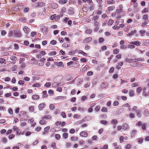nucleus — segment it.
<instances>
[{"label": "nucleus", "mask_w": 149, "mask_h": 149, "mask_svg": "<svg viewBox=\"0 0 149 149\" xmlns=\"http://www.w3.org/2000/svg\"><path fill=\"white\" fill-rule=\"evenodd\" d=\"M51 147L53 149H56V143L55 142H53L51 144Z\"/></svg>", "instance_id": "nucleus-26"}, {"label": "nucleus", "mask_w": 149, "mask_h": 149, "mask_svg": "<svg viewBox=\"0 0 149 149\" xmlns=\"http://www.w3.org/2000/svg\"><path fill=\"white\" fill-rule=\"evenodd\" d=\"M101 111L106 112L107 111V108L103 107L101 109Z\"/></svg>", "instance_id": "nucleus-41"}, {"label": "nucleus", "mask_w": 149, "mask_h": 149, "mask_svg": "<svg viewBox=\"0 0 149 149\" xmlns=\"http://www.w3.org/2000/svg\"><path fill=\"white\" fill-rule=\"evenodd\" d=\"M43 95L42 96V98H43L45 97H47L48 95L47 94V91H44L42 92Z\"/></svg>", "instance_id": "nucleus-21"}, {"label": "nucleus", "mask_w": 149, "mask_h": 149, "mask_svg": "<svg viewBox=\"0 0 149 149\" xmlns=\"http://www.w3.org/2000/svg\"><path fill=\"white\" fill-rule=\"evenodd\" d=\"M41 120L39 121L40 124L42 125L46 124L47 122L44 119H42V117L41 118Z\"/></svg>", "instance_id": "nucleus-7"}, {"label": "nucleus", "mask_w": 149, "mask_h": 149, "mask_svg": "<svg viewBox=\"0 0 149 149\" xmlns=\"http://www.w3.org/2000/svg\"><path fill=\"white\" fill-rule=\"evenodd\" d=\"M136 112L137 114V116L139 118H141L142 116V114L141 113V111L139 110L136 111Z\"/></svg>", "instance_id": "nucleus-12"}, {"label": "nucleus", "mask_w": 149, "mask_h": 149, "mask_svg": "<svg viewBox=\"0 0 149 149\" xmlns=\"http://www.w3.org/2000/svg\"><path fill=\"white\" fill-rule=\"evenodd\" d=\"M32 133V132L29 131H27L25 133V135L26 136H28L30 135Z\"/></svg>", "instance_id": "nucleus-47"}, {"label": "nucleus", "mask_w": 149, "mask_h": 149, "mask_svg": "<svg viewBox=\"0 0 149 149\" xmlns=\"http://www.w3.org/2000/svg\"><path fill=\"white\" fill-rule=\"evenodd\" d=\"M20 115H22V116H24V118H26L27 114L26 112L23 111H20Z\"/></svg>", "instance_id": "nucleus-14"}, {"label": "nucleus", "mask_w": 149, "mask_h": 149, "mask_svg": "<svg viewBox=\"0 0 149 149\" xmlns=\"http://www.w3.org/2000/svg\"><path fill=\"white\" fill-rule=\"evenodd\" d=\"M21 36V33L19 31L17 30L10 31L8 33V36L10 37H20Z\"/></svg>", "instance_id": "nucleus-1"}, {"label": "nucleus", "mask_w": 149, "mask_h": 149, "mask_svg": "<svg viewBox=\"0 0 149 149\" xmlns=\"http://www.w3.org/2000/svg\"><path fill=\"white\" fill-rule=\"evenodd\" d=\"M68 0H60L59 1V3L61 4H64Z\"/></svg>", "instance_id": "nucleus-51"}, {"label": "nucleus", "mask_w": 149, "mask_h": 149, "mask_svg": "<svg viewBox=\"0 0 149 149\" xmlns=\"http://www.w3.org/2000/svg\"><path fill=\"white\" fill-rule=\"evenodd\" d=\"M80 116V115L75 114L74 115L73 118H79Z\"/></svg>", "instance_id": "nucleus-63"}, {"label": "nucleus", "mask_w": 149, "mask_h": 149, "mask_svg": "<svg viewBox=\"0 0 149 149\" xmlns=\"http://www.w3.org/2000/svg\"><path fill=\"white\" fill-rule=\"evenodd\" d=\"M148 8H145L142 11V12L143 13H147L148 11Z\"/></svg>", "instance_id": "nucleus-49"}, {"label": "nucleus", "mask_w": 149, "mask_h": 149, "mask_svg": "<svg viewBox=\"0 0 149 149\" xmlns=\"http://www.w3.org/2000/svg\"><path fill=\"white\" fill-rule=\"evenodd\" d=\"M23 29L25 33H29L30 30V29L27 26H25L24 27Z\"/></svg>", "instance_id": "nucleus-13"}, {"label": "nucleus", "mask_w": 149, "mask_h": 149, "mask_svg": "<svg viewBox=\"0 0 149 149\" xmlns=\"http://www.w3.org/2000/svg\"><path fill=\"white\" fill-rule=\"evenodd\" d=\"M142 88L141 87H139L136 88V92L137 93H140L142 91Z\"/></svg>", "instance_id": "nucleus-27"}, {"label": "nucleus", "mask_w": 149, "mask_h": 149, "mask_svg": "<svg viewBox=\"0 0 149 149\" xmlns=\"http://www.w3.org/2000/svg\"><path fill=\"white\" fill-rule=\"evenodd\" d=\"M131 44L135 45L137 46H139L141 44V43H140L138 41H134V42H130V43Z\"/></svg>", "instance_id": "nucleus-6"}, {"label": "nucleus", "mask_w": 149, "mask_h": 149, "mask_svg": "<svg viewBox=\"0 0 149 149\" xmlns=\"http://www.w3.org/2000/svg\"><path fill=\"white\" fill-rule=\"evenodd\" d=\"M119 52V49H115L113 50V52L114 54H116L118 53Z\"/></svg>", "instance_id": "nucleus-31"}, {"label": "nucleus", "mask_w": 149, "mask_h": 149, "mask_svg": "<svg viewBox=\"0 0 149 149\" xmlns=\"http://www.w3.org/2000/svg\"><path fill=\"white\" fill-rule=\"evenodd\" d=\"M39 96L38 95H33L32 96V99L36 100L39 99Z\"/></svg>", "instance_id": "nucleus-10"}, {"label": "nucleus", "mask_w": 149, "mask_h": 149, "mask_svg": "<svg viewBox=\"0 0 149 149\" xmlns=\"http://www.w3.org/2000/svg\"><path fill=\"white\" fill-rule=\"evenodd\" d=\"M143 138H140L138 139V141L140 143H141L143 141Z\"/></svg>", "instance_id": "nucleus-52"}, {"label": "nucleus", "mask_w": 149, "mask_h": 149, "mask_svg": "<svg viewBox=\"0 0 149 149\" xmlns=\"http://www.w3.org/2000/svg\"><path fill=\"white\" fill-rule=\"evenodd\" d=\"M51 85V83L50 82L46 83L44 85V86L47 87H49Z\"/></svg>", "instance_id": "nucleus-33"}, {"label": "nucleus", "mask_w": 149, "mask_h": 149, "mask_svg": "<svg viewBox=\"0 0 149 149\" xmlns=\"http://www.w3.org/2000/svg\"><path fill=\"white\" fill-rule=\"evenodd\" d=\"M136 31L135 30L132 31L130 33L128 34L127 36H130L134 35L136 33Z\"/></svg>", "instance_id": "nucleus-11"}, {"label": "nucleus", "mask_w": 149, "mask_h": 149, "mask_svg": "<svg viewBox=\"0 0 149 149\" xmlns=\"http://www.w3.org/2000/svg\"><path fill=\"white\" fill-rule=\"evenodd\" d=\"M61 83H57L56 82H54L52 84V86L53 87H57L60 85Z\"/></svg>", "instance_id": "nucleus-17"}, {"label": "nucleus", "mask_w": 149, "mask_h": 149, "mask_svg": "<svg viewBox=\"0 0 149 149\" xmlns=\"http://www.w3.org/2000/svg\"><path fill=\"white\" fill-rule=\"evenodd\" d=\"M1 139L3 143H5L7 142V139L6 137H3L1 138Z\"/></svg>", "instance_id": "nucleus-45"}, {"label": "nucleus", "mask_w": 149, "mask_h": 149, "mask_svg": "<svg viewBox=\"0 0 149 149\" xmlns=\"http://www.w3.org/2000/svg\"><path fill=\"white\" fill-rule=\"evenodd\" d=\"M67 11L66 8L65 7H63L61 9V12L62 13H65Z\"/></svg>", "instance_id": "nucleus-53"}, {"label": "nucleus", "mask_w": 149, "mask_h": 149, "mask_svg": "<svg viewBox=\"0 0 149 149\" xmlns=\"http://www.w3.org/2000/svg\"><path fill=\"white\" fill-rule=\"evenodd\" d=\"M127 47L126 45H123L120 46V49H124L127 48Z\"/></svg>", "instance_id": "nucleus-34"}, {"label": "nucleus", "mask_w": 149, "mask_h": 149, "mask_svg": "<svg viewBox=\"0 0 149 149\" xmlns=\"http://www.w3.org/2000/svg\"><path fill=\"white\" fill-rule=\"evenodd\" d=\"M6 61V60L2 58H0V63L2 64L3 63Z\"/></svg>", "instance_id": "nucleus-48"}, {"label": "nucleus", "mask_w": 149, "mask_h": 149, "mask_svg": "<svg viewBox=\"0 0 149 149\" xmlns=\"http://www.w3.org/2000/svg\"><path fill=\"white\" fill-rule=\"evenodd\" d=\"M38 3L39 5V8L42 7L44 6L45 4V3L42 2H38Z\"/></svg>", "instance_id": "nucleus-23"}, {"label": "nucleus", "mask_w": 149, "mask_h": 149, "mask_svg": "<svg viewBox=\"0 0 149 149\" xmlns=\"http://www.w3.org/2000/svg\"><path fill=\"white\" fill-rule=\"evenodd\" d=\"M56 40H53L50 42V44L52 45H55L56 44Z\"/></svg>", "instance_id": "nucleus-36"}, {"label": "nucleus", "mask_w": 149, "mask_h": 149, "mask_svg": "<svg viewBox=\"0 0 149 149\" xmlns=\"http://www.w3.org/2000/svg\"><path fill=\"white\" fill-rule=\"evenodd\" d=\"M115 8V7L114 6H110L108 8L107 10H108L111 11L113 10Z\"/></svg>", "instance_id": "nucleus-25"}, {"label": "nucleus", "mask_w": 149, "mask_h": 149, "mask_svg": "<svg viewBox=\"0 0 149 149\" xmlns=\"http://www.w3.org/2000/svg\"><path fill=\"white\" fill-rule=\"evenodd\" d=\"M100 108V107L99 105L97 106L95 108V111L96 112L98 111Z\"/></svg>", "instance_id": "nucleus-28"}, {"label": "nucleus", "mask_w": 149, "mask_h": 149, "mask_svg": "<svg viewBox=\"0 0 149 149\" xmlns=\"http://www.w3.org/2000/svg\"><path fill=\"white\" fill-rule=\"evenodd\" d=\"M124 137L123 136H121L119 137V140L120 143H123L124 141Z\"/></svg>", "instance_id": "nucleus-40"}, {"label": "nucleus", "mask_w": 149, "mask_h": 149, "mask_svg": "<svg viewBox=\"0 0 149 149\" xmlns=\"http://www.w3.org/2000/svg\"><path fill=\"white\" fill-rule=\"evenodd\" d=\"M62 46L63 47L65 48L68 47V44L67 42H65L63 43Z\"/></svg>", "instance_id": "nucleus-59"}, {"label": "nucleus", "mask_w": 149, "mask_h": 149, "mask_svg": "<svg viewBox=\"0 0 149 149\" xmlns=\"http://www.w3.org/2000/svg\"><path fill=\"white\" fill-rule=\"evenodd\" d=\"M22 130H18V131H17L16 134L17 135H19L21 134V132Z\"/></svg>", "instance_id": "nucleus-57"}, {"label": "nucleus", "mask_w": 149, "mask_h": 149, "mask_svg": "<svg viewBox=\"0 0 149 149\" xmlns=\"http://www.w3.org/2000/svg\"><path fill=\"white\" fill-rule=\"evenodd\" d=\"M92 30L91 29H87L85 31V32L87 34H90L92 32Z\"/></svg>", "instance_id": "nucleus-32"}, {"label": "nucleus", "mask_w": 149, "mask_h": 149, "mask_svg": "<svg viewBox=\"0 0 149 149\" xmlns=\"http://www.w3.org/2000/svg\"><path fill=\"white\" fill-rule=\"evenodd\" d=\"M40 30L41 32L45 34H47L48 31V29L47 26H42L40 27Z\"/></svg>", "instance_id": "nucleus-2"}, {"label": "nucleus", "mask_w": 149, "mask_h": 149, "mask_svg": "<svg viewBox=\"0 0 149 149\" xmlns=\"http://www.w3.org/2000/svg\"><path fill=\"white\" fill-rule=\"evenodd\" d=\"M50 6L52 8L54 9H55L58 7V5L57 4L55 3L51 4Z\"/></svg>", "instance_id": "nucleus-9"}, {"label": "nucleus", "mask_w": 149, "mask_h": 149, "mask_svg": "<svg viewBox=\"0 0 149 149\" xmlns=\"http://www.w3.org/2000/svg\"><path fill=\"white\" fill-rule=\"evenodd\" d=\"M140 83L139 82L137 83H134L132 84L131 86L132 87H135L139 86V85Z\"/></svg>", "instance_id": "nucleus-16"}, {"label": "nucleus", "mask_w": 149, "mask_h": 149, "mask_svg": "<svg viewBox=\"0 0 149 149\" xmlns=\"http://www.w3.org/2000/svg\"><path fill=\"white\" fill-rule=\"evenodd\" d=\"M61 115L63 118H65L66 117V114L64 112H61Z\"/></svg>", "instance_id": "nucleus-44"}, {"label": "nucleus", "mask_w": 149, "mask_h": 149, "mask_svg": "<svg viewBox=\"0 0 149 149\" xmlns=\"http://www.w3.org/2000/svg\"><path fill=\"white\" fill-rule=\"evenodd\" d=\"M92 40V38L91 37H89L86 38L84 42L85 43H88L90 42Z\"/></svg>", "instance_id": "nucleus-15"}, {"label": "nucleus", "mask_w": 149, "mask_h": 149, "mask_svg": "<svg viewBox=\"0 0 149 149\" xmlns=\"http://www.w3.org/2000/svg\"><path fill=\"white\" fill-rule=\"evenodd\" d=\"M56 139L57 140H59L61 138L60 135L59 134H56L55 135Z\"/></svg>", "instance_id": "nucleus-29"}, {"label": "nucleus", "mask_w": 149, "mask_h": 149, "mask_svg": "<svg viewBox=\"0 0 149 149\" xmlns=\"http://www.w3.org/2000/svg\"><path fill=\"white\" fill-rule=\"evenodd\" d=\"M108 85L107 83L103 82L101 85V87L102 88H104L107 87Z\"/></svg>", "instance_id": "nucleus-8"}, {"label": "nucleus", "mask_w": 149, "mask_h": 149, "mask_svg": "<svg viewBox=\"0 0 149 149\" xmlns=\"http://www.w3.org/2000/svg\"><path fill=\"white\" fill-rule=\"evenodd\" d=\"M114 22L113 20L110 19L108 23V25L111 26L113 23Z\"/></svg>", "instance_id": "nucleus-43"}, {"label": "nucleus", "mask_w": 149, "mask_h": 149, "mask_svg": "<svg viewBox=\"0 0 149 149\" xmlns=\"http://www.w3.org/2000/svg\"><path fill=\"white\" fill-rule=\"evenodd\" d=\"M99 16L97 15L93 16V17L92 18V19L94 20H97L99 19Z\"/></svg>", "instance_id": "nucleus-55"}, {"label": "nucleus", "mask_w": 149, "mask_h": 149, "mask_svg": "<svg viewBox=\"0 0 149 149\" xmlns=\"http://www.w3.org/2000/svg\"><path fill=\"white\" fill-rule=\"evenodd\" d=\"M118 121L116 119H113L111 121V123L113 124H116L118 123Z\"/></svg>", "instance_id": "nucleus-37"}, {"label": "nucleus", "mask_w": 149, "mask_h": 149, "mask_svg": "<svg viewBox=\"0 0 149 149\" xmlns=\"http://www.w3.org/2000/svg\"><path fill=\"white\" fill-rule=\"evenodd\" d=\"M18 83L20 85H22L24 84V81L23 80H20L18 82Z\"/></svg>", "instance_id": "nucleus-64"}, {"label": "nucleus", "mask_w": 149, "mask_h": 149, "mask_svg": "<svg viewBox=\"0 0 149 149\" xmlns=\"http://www.w3.org/2000/svg\"><path fill=\"white\" fill-rule=\"evenodd\" d=\"M56 51H52L49 53V55L51 56H54L56 54Z\"/></svg>", "instance_id": "nucleus-46"}, {"label": "nucleus", "mask_w": 149, "mask_h": 149, "mask_svg": "<svg viewBox=\"0 0 149 149\" xmlns=\"http://www.w3.org/2000/svg\"><path fill=\"white\" fill-rule=\"evenodd\" d=\"M57 65L59 67L64 66V64H63L62 62H59L57 63Z\"/></svg>", "instance_id": "nucleus-38"}, {"label": "nucleus", "mask_w": 149, "mask_h": 149, "mask_svg": "<svg viewBox=\"0 0 149 149\" xmlns=\"http://www.w3.org/2000/svg\"><path fill=\"white\" fill-rule=\"evenodd\" d=\"M42 117V119H44L45 120L50 119L51 118V116L50 115H45Z\"/></svg>", "instance_id": "nucleus-20"}, {"label": "nucleus", "mask_w": 149, "mask_h": 149, "mask_svg": "<svg viewBox=\"0 0 149 149\" xmlns=\"http://www.w3.org/2000/svg\"><path fill=\"white\" fill-rule=\"evenodd\" d=\"M40 85L39 83H35L33 84L32 86L33 87H40Z\"/></svg>", "instance_id": "nucleus-30"}, {"label": "nucleus", "mask_w": 149, "mask_h": 149, "mask_svg": "<svg viewBox=\"0 0 149 149\" xmlns=\"http://www.w3.org/2000/svg\"><path fill=\"white\" fill-rule=\"evenodd\" d=\"M76 64V63H75V62H74L73 61H70V62H68L67 63V65L68 66H70V65H72V64Z\"/></svg>", "instance_id": "nucleus-39"}, {"label": "nucleus", "mask_w": 149, "mask_h": 149, "mask_svg": "<svg viewBox=\"0 0 149 149\" xmlns=\"http://www.w3.org/2000/svg\"><path fill=\"white\" fill-rule=\"evenodd\" d=\"M149 22V21L148 20H147L146 21H145L141 25V26L143 27L144 26L148 24Z\"/></svg>", "instance_id": "nucleus-50"}, {"label": "nucleus", "mask_w": 149, "mask_h": 149, "mask_svg": "<svg viewBox=\"0 0 149 149\" xmlns=\"http://www.w3.org/2000/svg\"><path fill=\"white\" fill-rule=\"evenodd\" d=\"M80 135L84 137H86L88 136V134L87 132L85 131L81 132L80 133Z\"/></svg>", "instance_id": "nucleus-5"}, {"label": "nucleus", "mask_w": 149, "mask_h": 149, "mask_svg": "<svg viewBox=\"0 0 149 149\" xmlns=\"http://www.w3.org/2000/svg\"><path fill=\"white\" fill-rule=\"evenodd\" d=\"M46 106V104L43 102L40 104L38 106L39 109L40 111H42Z\"/></svg>", "instance_id": "nucleus-3"}, {"label": "nucleus", "mask_w": 149, "mask_h": 149, "mask_svg": "<svg viewBox=\"0 0 149 149\" xmlns=\"http://www.w3.org/2000/svg\"><path fill=\"white\" fill-rule=\"evenodd\" d=\"M108 146L107 145H105L103 147L101 148L100 149H108Z\"/></svg>", "instance_id": "nucleus-56"}, {"label": "nucleus", "mask_w": 149, "mask_h": 149, "mask_svg": "<svg viewBox=\"0 0 149 149\" xmlns=\"http://www.w3.org/2000/svg\"><path fill=\"white\" fill-rule=\"evenodd\" d=\"M37 65H39V66L41 65V66H42V65H43L44 63H42V62H41V61H38V63H37Z\"/></svg>", "instance_id": "nucleus-60"}, {"label": "nucleus", "mask_w": 149, "mask_h": 149, "mask_svg": "<svg viewBox=\"0 0 149 149\" xmlns=\"http://www.w3.org/2000/svg\"><path fill=\"white\" fill-rule=\"evenodd\" d=\"M29 110L30 111L33 112L34 110V107L33 106H31L29 107Z\"/></svg>", "instance_id": "nucleus-42"}, {"label": "nucleus", "mask_w": 149, "mask_h": 149, "mask_svg": "<svg viewBox=\"0 0 149 149\" xmlns=\"http://www.w3.org/2000/svg\"><path fill=\"white\" fill-rule=\"evenodd\" d=\"M143 19L145 21H146L148 19V16L147 15H144L143 17Z\"/></svg>", "instance_id": "nucleus-35"}, {"label": "nucleus", "mask_w": 149, "mask_h": 149, "mask_svg": "<svg viewBox=\"0 0 149 149\" xmlns=\"http://www.w3.org/2000/svg\"><path fill=\"white\" fill-rule=\"evenodd\" d=\"M128 125L127 123L124 124L122 125V129L125 130H127L128 128Z\"/></svg>", "instance_id": "nucleus-18"}, {"label": "nucleus", "mask_w": 149, "mask_h": 149, "mask_svg": "<svg viewBox=\"0 0 149 149\" xmlns=\"http://www.w3.org/2000/svg\"><path fill=\"white\" fill-rule=\"evenodd\" d=\"M104 39L102 37H100L98 39L99 42L100 43H102L104 41Z\"/></svg>", "instance_id": "nucleus-24"}, {"label": "nucleus", "mask_w": 149, "mask_h": 149, "mask_svg": "<svg viewBox=\"0 0 149 149\" xmlns=\"http://www.w3.org/2000/svg\"><path fill=\"white\" fill-rule=\"evenodd\" d=\"M75 130L73 128L71 129L69 131V132L71 134H74L75 133Z\"/></svg>", "instance_id": "nucleus-62"}, {"label": "nucleus", "mask_w": 149, "mask_h": 149, "mask_svg": "<svg viewBox=\"0 0 149 149\" xmlns=\"http://www.w3.org/2000/svg\"><path fill=\"white\" fill-rule=\"evenodd\" d=\"M56 99H61L63 100H65L66 99V97L63 96H59L56 97Z\"/></svg>", "instance_id": "nucleus-22"}, {"label": "nucleus", "mask_w": 149, "mask_h": 149, "mask_svg": "<svg viewBox=\"0 0 149 149\" xmlns=\"http://www.w3.org/2000/svg\"><path fill=\"white\" fill-rule=\"evenodd\" d=\"M68 13L70 15H72L74 13L73 9L72 8H70L68 10Z\"/></svg>", "instance_id": "nucleus-4"}, {"label": "nucleus", "mask_w": 149, "mask_h": 149, "mask_svg": "<svg viewBox=\"0 0 149 149\" xmlns=\"http://www.w3.org/2000/svg\"><path fill=\"white\" fill-rule=\"evenodd\" d=\"M135 133L136 130H133L131 134V136L132 137H133V136H134L135 134Z\"/></svg>", "instance_id": "nucleus-58"}, {"label": "nucleus", "mask_w": 149, "mask_h": 149, "mask_svg": "<svg viewBox=\"0 0 149 149\" xmlns=\"http://www.w3.org/2000/svg\"><path fill=\"white\" fill-rule=\"evenodd\" d=\"M49 107L50 109L52 110L54 108V104H51L49 105Z\"/></svg>", "instance_id": "nucleus-54"}, {"label": "nucleus", "mask_w": 149, "mask_h": 149, "mask_svg": "<svg viewBox=\"0 0 149 149\" xmlns=\"http://www.w3.org/2000/svg\"><path fill=\"white\" fill-rule=\"evenodd\" d=\"M129 48L133 49L135 48V46L133 45H129L127 46Z\"/></svg>", "instance_id": "nucleus-61"}, {"label": "nucleus", "mask_w": 149, "mask_h": 149, "mask_svg": "<svg viewBox=\"0 0 149 149\" xmlns=\"http://www.w3.org/2000/svg\"><path fill=\"white\" fill-rule=\"evenodd\" d=\"M107 3L108 4H113L115 3V2L113 0H107Z\"/></svg>", "instance_id": "nucleus-19"}]
</instances>
